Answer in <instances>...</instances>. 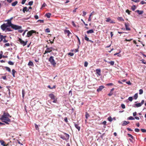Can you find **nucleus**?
I'll return each mask as SVG.
<instances>
[{"label":"nucleus","mask_w":146,"mask_h":146,"mask_svg":"<svg viewBox=\"0 0 146 146\" xmlns=\"http://www.w3.org/2000/svg\"><path fill=\"white\" fill-rule=\"evenodd\" d=\"M35 33V31L33 30H31L27 33V37H30L32 35L33 33Z\"/></svg>","instance_id":"obj_7"},{"label":"nucleus","mask_w":146,"mask_h":146,"mask_svg":"<svg viewBox=\"0 0 146 146\" xmlns=\"http://www.w3.org/2000/svg\"><path fill=\"white\" fill-rule=\"evenodd\" d=\"M45 32L47 33H49L50 32V30L49 29L47 28L46 29Z\"/></svg>","instance_id":"obj_50"},{"label":"nucleus","mask_w":146,"mask_h":146,"mask_svg":"<svg viewBox=\"0 0 146 146\" xmlns=\"http://www.w3.org/2000/svg\"><path fill=\"white\" fill-rule=\"evenodd\" d=\"M139 94H141L143 93V91L142 89H140L139 90Z\"/></svg>","instance_id":"obj_41"},{"label":"nucleus","mask_w":146,"mask_h":146,"mask_svg":"<svg viewBox=\"0 0 146 146\" xmlns=\"http://www.w3.org/2000/svg\"><path fill=\"white\" fill-rule=\"evenodd\" d=\"M9 27L7 24L5 23H3V24L1 26V29L3 31H5L7 27Z\"/></svg>","instance_id":"obj_6"},{"label":"nucleus","mask_w":146,"mask_h":146,"mask_svg":"<svg viewBox=\"0 0 146 146\" xmlns=\"http://www.w3.org/2000/svg\"><path fill=\"white\" fill-rule=\"evenodd\" d=\"M84 39L87 41L90 42L91 43H94V41L91 40L89 39V38L87 36L86 34H85Z\"/></svg>","instance_id":"obj_10"},{"label":"nucleus","mask_w":146,"mask_h":146,"mask_svg":"<svg viewBox=\"0 0 146 146\" xmlns=\"http://www.w3.org/2000/svg\"><path fill=\"white\" fill-rule=\"evenodd\" d=\"M144 100H142L140 103L135 104L133 105V107L135 108H138L141 107L142 105L144 103Z\"/></svg>","instance_id":"obj_3"},{"label":"nucleus","mask_w":146,"mask_h":146,"mask_svg":"<svg viewBox=\"0 0 146 146\" xmlns=\"http://www.w3.org/2000/svg\"><path fill=\"white\" fill-rule=\"evenodd\" d=\"M12 18H11V19L10 20H8L7 22L6 23V24H7V25L9 27H11V26H12V25L13 24H12L11 23V19Z\"/></svg>","instance_id":"obj_9"},{"label":"nucleus","mask_w":146,"mask_h":146,"mask_svg":"<svg viewBox=\"0 0 146 146\" xmlns=\"http://www.w3.org/2000/svg\"><path fill=\"white\" fill-rule=\"evenodd\" d=\"M128 99L131 102L132 101L133 99L132 97H129L128 98Z\"/></svg>","instance_id":"obj_45"},{"label":"nucleus","mask_w":146,"mask_h":146,"mask_svg":"<svg viewBox=\"0 0 146 146\" xmlns=\"http://www.w3.org/2000/svg\"><path fill=\"white\" fill-rule=\"evenodd\" d=\"M127 119L128 120H134L135 119V118L132 116H130L127 118Z\"/></svg>","instance_id":"obj_27"},{"label":"nucleus","mask_w":146,"mask_h":146,"mask_svg":"<svg viewBox=\"0 0 146 146\" xmlns=\"http://www.w3.org/2000/svg\"><path fill=\"white\" fill-rule=\"evenodd\" d=\"M11 27L15 30L20 29L22 28V27L21 26L15 25L13 24L12 25V26H11Z\"/></svg>","instance_id":"obj_4"},{"label":"nucleus","mask_w":146,"mask_h":146,"mask_svg":"<svg viewBox=\"0 0 146 146\" xmlns=\"http://www.w3.org/2000/svg\"><path fill=\"white\" fill-rule=\"evenodd\" d=\"M65 136L66 137V139H69V135L68 134L65 133Z\"/></svg>","instance_id":"obj_39"},{"label":"nucleus","mask_w":146,"mask_h":146,"mask_svg":"<svg viewBox=\"0 0 146 146\" xmlns=\"http://www.w3.org/2000/svg\"><path fill=\"white\" fill-rule=\"evenodd\" d=\"M83 15H82V16H85L86 14V12L84 11H83Z\"/></svg>","instance_id":"obj_56"},{"label":"nucleus","mask_w":146,"mask_h":146,"mask_svg":"<svg viewBox=\"0 0 146 146\" xmlns=\"http://www.w3.org/2000/svg\"><path fill=\"white\" fill-rule=\"evenodd\" d=\"M76 36L78 39V43H79V44H80V39L77 36V35H76Z\"/></svg>","instance_id":"obj_42"},{"label":"nucleus","mask_w":146,"mask_h":146,"mask_svg":"<svg viewBox=\"0 0 146 146\" xmlns=\"http://www.w3.org/2000/svg\"><path fill=\"white\" fill-rule=\"evenodd\" d=\"M75 127L78 129V131L80 130V127L78 125L76 124L75 122H74Z\"/></svg>","instance_id":"obj_15"},{"label":"nucleus","mask_w":146,"mask_h":146,"mask_svg":"<svg viewBox=\"0 0 146 146\" xmlns=\"http://www.w3.org/2000/svg\"><path fill=\"white\" fill-rule=\"evenodd\" d=\"M0 119L2 121L5 122L7 124H9L11 122V120L8 117H3V118H1Z\"/></svg>","instance_id":"obj_1"},{"label":"nucleus","mask_w":146,"mask_h":146,"mask_svg":"<svg viewBox=\"0 0 146 146\" xmlns=\"http://www.w3.org/2000/svg\"><path fill=\"white\" fill-rule=\"evenodd\" d=\"M117 19L118 20H119V21H124V19H123V18L122 17H118V18H117Z\"/></svg>","instance_id":"obj_31"},{"label":"nucleus","mask_w":146,"mask_h":146,"mask_svg":"<svg viewBox=\"0 0 146 146\" xmlns=\"http://www.w3.org/2000/svg\"><path fill=\"white\" fill-rule=\"evenodd\" d=\"M135 131L136 132H138L139 131V129L138 128H135Z\"/></svg>","instance_id":"obj_51"},{"label":"nucleus","mask_w":146,"mask_h":146,"mask_svg":"<svg viewBox=\"0 0 146 146\" xmlns=\"http://www.w3.org/2000/svg\"><path fill=\"white\" fill-rule=\"evenodd\" d=\"M5 68L6 70H7L9 72H11V69L9 67H7V66H5Z\"/></svg>","instance_id":"obj_32"},{"label":"nucleus","mask_w":146,"mask_h":146,"mask_svg":"<svg viewBox=\"0 0 146 146\" xmlns=\"http://www.w3.org/2000/svg\"><path fill=\"white\" fill-rule=\"evenodd\" d=\"M144 60L143 59L142 60H141V61H142V63L143 64H146V61H144Z\"/></svg>","instance_id":"obj_59"},{"label":"nucleus","mask_w":146,"mask_h":146,"mask_svg":"<svg viewBox=\"0 0 146 146\" xmlns=\"http://www.w3.org/2000/svg\"><path fill=\"white\" fill-rule=\"evenodd\" d=\"M28 65L29 66H33L34 64L33 62L30 61L29 62Z\"/></svg>","instance_id":"obj_25"},{"label":"nucleus","mask_w":146,"mask_h":146,"mask_svg":"<svg viewBox=\"0 0 146 146\" xmlns=\"http://www.w3.org/2000/svg\"><path fill=\"white\" fill-rule=\"evenodd\" d=\"M96 73L99 76L101 75V70L100 69H97L96 70Z\"/></svg>","instance_id":"obj_19"},{"label":"nucleus","mask_w":146,"mask_h":146,"mask_svg":"<svg viewBox=\"0 0 146 146\" xmlns=\"http://www.w3.org/2000/svg\"><path fill=\"white\" fill-rule=\"evenodd\" d=\"M49 97L51 99H55V96L54 94H50L49 95Z\"/></svg>","instance_id":"obj_18"},{"label":"nucleus","mask_w":146,"mask_h":146,"mask_svg":"<svg viewBox=\"0 0 146 146\" xmlns=\"http://www.w3.org/2000/svg\"><path fill=\"white\" fill-rule=\"evenodd\" d=\"M51 15V14L50 13H47L45 14V16H46L48 18H49L50 17Z\"/></svg>","instance_id":"obj_26"},{"label":"nucleus","mask_w":146,"mask_h":146,"mask_svg":"<svg viewBox=\"0 0 146 146\" xmlns=\"http://www.w3.org/2000/svg\"><path fill=\"white\" fill-rule=\"evenodd\" d=\"M22 97L23 98H24L25 94V92L24 90H22Z\"/></svg>","instance_id":"obj_38"},{"label":"nucleus","mask_w":146,"mask_h":146,"mask_svg":"<svg viewBox=\"0 0 146 146\" xmlns=\"http://www.w3.org/2000/svg\"><path fill=\"white\" fill-rule=\"evenodd\" d=\"M108 120L110 122H111L113 120V119L111 118V116L108 117Z\"/></svg>","instance_id":"obj_33"},{"label":"nucleus","mask_w":146,"mask_h":146,"mask_svg":"<svg viewBox=\"0 0 146 146\" xmlns=\"http://www.w3.org/2000/svg\"><path fill=\"white\" fill-rule=\"evenodd\" d=\"M113 85V84L112 83H110L108 84H107V85L108 86H112Z\"/></svg>","instance_id":"obj_60"},{"label":"nucleus","mask_w":146,"mask_h":146,"mask_svg":"<svg viewBox=\"0 0 146 146\" xmlns=\"http://www.w3.org/2000/svg\"><path fill=\"white\" fill-rule=\"evenodd\" d=\"M106 21L107 22H109L111 23H115V22L113 20H111L110 18H107Z\"/></svg>","instance_id":"obj_13"},{"label":"nucleus","mask_w":146,"mask_h":146,"mask_svg":"<svg viewBox=\"0 0 146 146\" xmlns=\"http://www.w3.org/2000/svg\"><path fill=\"white\" fill-rule=\"evenodd\" d=\"M141 131L143 133L146 132V129H141Z\"/></svg>","instance_id":"obj_43"},{"label":"nucleus","mask_w":146,"mask_h":146,"mask_svg":"<svg viewBox=\"0 0 146 146\" xmlns=\"http://www.w3.org/2000/svg\"><path fill=\"white\" fill-rule=\"evenodd\" d=\"M46 4L44 3L42 5V7H45L46 6Z\"/></svg>","instance_id":"obj_57"},{"label":"nucleus","mask_w":146,"mask_h":146,"mask_svg":"<svg viewBox=\"0 0 146 146\" xmlns=\"http://www.w3.org/2000/svg\"><path fill=\"white\" fill-rule=\"evenodd\" d=\"M6 36H3V35H2L0 37V38L1 39L0 40V42H1L5 38Z\"/></svg>","instance_id":"obj_22"},{"label":"nucleus","mask_w":146,"mask_h":146,"mask_svg":"<svg viewBox=\"0 0 146 146\" xmlns=\"http://www.w3.org/2000/svg\"><path fill=\"white\" fill-rule=\"evenodd\" d=\"M12 74L13 77H15V74L16 73V71L14 69H13L12 70Z\"/></svg>","instance_id":"obj_24"},{"label":"nucleus","mask_w":146,"mask_h":146,"mask_svg":"<svg viewBox=\"0 0 146 146\" xmlns=\"http://www.w3.org/2000/svg\"><path fill=\"white\" fill-rule=\"evenodd\" d=\"M34 17L36 19H38V17L37 15H35Z\"/></svg>","instance_id":"obj_64"},{"label":"nucleus","mask_w":146,"mask_h":146,"mask_svg":"<svg viewBox=\"0 0 146 146\" xmlns=\"http://www.w3.org/2000/svg\"><path fill=\"white\" fill-rule=\"evenodd\" d=\"M35 125L36 129L37 130H38L39 129L38 125L36 123L35 124Z\"/></svg>","instance_id":"obj_40"},{"label":"nucleus","mask_w":146,"mask_h":146,"mask_svg":"<svg viewBox=\"0 0 146 146\" xmlns=\"http://www.w3.org/2000/svg\"><path fill=\"white\" fill-rule=\"evenodd\" d=\"M125 27L126 28V29L127 30H130L131 29L130 28H129V25L128 24H126V23H125Z\"/></svg>","instance_id":"obj_17"},{"label":"nucleus","mask_w":146,"mask_h":146,"mask_svg":"<svg viewBox=\"0 0 146 146\" xmlns=\"http://www.w3.org/2000/svg\"><path fill=\"white\" fill-rule=\"evenodd\" d=\"M8 63L10 65H13L14 64V62H13L10 61H9L8 62Z\"/></svg>","instance_id":"obj_30"},{"label":"nucleus","mask_w":146,"mask_h":146,"mask_svg":"<svg viewBox=\"0 0 146 146\" xmlns=\"http://www.w3.org/2000/svg\"><path fill=\"white\" fill-rule=\"evenodd\" d=\"M126 12L129 15H130V11L129 10L127 9L126 10Z\"/></svg>","instance_id":"obj_58"},{"label":"nucleus","mask_w":146,"mask_h":146,"mask_svg":"<svg viewBox=\"0 0 146 146\" xmlns=\"http://www.w3.org/2000/svg\"><path fill=\"white\" fill-rule=\"evenodd\" d=\"M52 51V50H51L50 47L47 48L46 49V50L45 51V52L44 54H45L46 53H50Z\"/></svg>","instance_id":"obj_11"},{"label":"nucleus","mask_w":146,"mask_h":146,"mask_svg":"<svg viewBox=\"0 0 146 146\" xmlns=\"http://www.w3.org/2000/svg\"><path fill=\"white\" fill-rule=\"evenodd\" d=\"M50 48L51 50H52H52H57V49L54 48L53 47H50Z\"/></svg>","instance_id":"obj_53"},{"label":"nucleus","mask_w":146,"mask_h":146,"mask_svg":"<svg viewBox=\"0 0 146 146\" xmlns=\"http://www.w3.org/2000/svg\"><path fill=\"white\" fill-rule=\"evenodd\" d=\"M94 32V30L93 29H90L87 31L86 33L89 34L90 33H93Z\"/></svg>","instance_id":"obj_21"},{"label":"nucleus","mask_w":146,"mask_h":146,"mask_svg":"<svg viewBox=\"0 0 146 146\" xmlns=\"http://www.w3.org/2000/svg\"><path fill=\"white\" fill-rule=\"evenodd\" d=\"M90 117L89 114L87 113L86 112L85 115V117L86 119H88Z\"/></svg>","instance_id":"obj_35"},{"label":"nucleus","mask_w":146,"mask_h":146,"mask_svg":"<svg viewBox=\"0 0 146 146\" xmlns=\"http://www.w3.org/2000/svg\"><path fill=\"white\" fill-rule=\"evenodd\" d=\"M26 0H22L21 2V4H24L25 3Z\"/></svg>","instance_id":"obj_55"},{"label":"nucleus","mask_w":146,"mask_h":146,"mask_svg":"<svg viewBox=\"0 0 146 146\" xmlns=\"http://www.w3.org/2000/svg\"><path fill=\"white\" fill-rule=\"evenodd\" d=\"M54 58V57L53 56H50L48 60L52 65H53L54 66H55L56 64V63L55 62Z\"/></svg>","instance_id":"obj_2"},{"label":"nucleus","mask_w":146,"mask_h":146,"mask_svg":"<svg viewBox=\"0 0 146 146\" xmlns=\"http://www.w3.org/2000/svg\"><path fill=\"white\" fill-rule=\"evenodd\" d=\"M64 33L66 34V33L68 34V36L69 37L70 35L72 34L70 32V31L68 30H66L64 31Z\"/></svg>","instance_id":"obj_14"},{"label":"nucleus","mask_w":146,"mask_h":146,"mask_svg":"<svg viewBox=\"0 0 146 146\" xmlns=\"http://www.w3.org/2000/svg\"><path fill=\"white\" fill-rule=\"evenodd\" d=\"M113 93L111 92H110L108 94V95L109 96H111L113 95Z\"/></svg>","instance_id":"obj_63"},{"label":"nucleus","mask_w":146,"mask_h":146,"mask_svg":"<svg viewBox=\"0 0 146 146\" xmlns=\"http://www.w3.org/2000/svg\"><path fill=\"white\" fill-rule=\"evenodd\" d=\"M12 30L10 29V28H9L8 27H7L6 31H5V32L9 31H11Z\"/></svg>","instance_id":"obj_34"},{"label":"nucleus","mask_w":146,"mask_h":146,"mask_svg":"<svg viewBox=\"0 0 146 146\" xmlns=\"http://www.w3.org/2000/svg\"><path fill=\"white\" fill-rule=\"evenodd\" d=\"M141 4L142 5H143V4H146V2L144 1H142L141 2Z\"/></svg>","instance_id":"obj_52"},{"label":"nucleus","mask_w":146,"mask_h":146,"mask_svg":"<svg viewBox=\"0 0 146 146\" xmlns=\"http://www.w3.org/2000/svg\"><path fill=\"white\" fill-rule=\"evenodd\" d=\"M81 21L82 22L84 23V24L86 26H88V25L87 24L85 23V22L82 19H81Z\"/></svg>","instance_id":"obj_54"},{"label":"nucleus","mask_w":146,"mask_h":146,"mask_svg":"<svg viewBox=\"0 0 146 146\" xmlns=\"http://www.w3.org/2000/svg\"><path fill=\"white\" fill-rule=\"evenodd\" d=\"M68 55H70V56H72L74 55V54L73 53H72V52H69V53H68Z\"/></svg>","instance_id":"obj_47"},{"label":"nucleus","mask_w":146,"mask_h":146,"mask_svg":"<svg viewBox=\"0 0 146 146\" xmlns=\"http://www.w3.org/2000/svg\"><path fill=\"white\" fill-rule=\"evenodd\" d=\"M27 9V7H25L23 8V13H25L26 11L27 12L28 11H29V10L26 11Z\"/></svg>","instance_id":"obj_28"},{"label":"nucleus","mask_w":146,"mask_h":146,"mask_svg":"<svg viewBox=\"0 0 146 146\" xmlns=\"http://www.w3.org/2000/svg\"><path fill=\"white\" fill-rule=\"evenodd\" d=\"M88 63L87 62H84V66L85 67H86L88 66Z\"/></svg>","instance_id":"obj_49"},{"label":"nucleus","mask_w":146,"mask_h":146,"mask_svg":"<svg viewBox=\"0 0 146 146\" xmlns=\"http://www.w3.org/2000/svg\"><path fill=\"white\" fill-rule=\"evenodd\" d=\"M137 115V112L135 111L133 113V116H135Z\"/></svg>","instance_id":"obj_62"},{"label":"nucleus","mask_w":146,"mask_h":146,"mask_svg":"<svg viewBox=\"0 0 146 146\" xmlns=\"http://www.w3.org/2000/svg\"><path fill=\"white\" fill-rule=\"evenodd\" d=\"M33 1H30L28 3V5H29L31 6L33 5Z\"/></svg>","instance_id":"obj_46"},{"label":"nucleus","mask_w":146,"mask_h":146,"mask_svg":"<svg viewBox=\"0 0 146 146\" xmlns=\"http://www.w3.org/2000/svg\"><path fill=\"white\" fill-rule=\"evenodd\" d=\"M104 86H99V88L97 90V91L98 92L101 91L104 88Z\"/></svg>","instance_id":"obj_12"},{"label":"nucleus","mask_w":146,"mask_h":146,"mask_svg":"<svg viewBox=\"0 0 146 146\" xmlns=\"http://www.w3.org/2000/svg\"><path fill=\"white\" fill-rule=\"evenodd\" d=\"M121 108L123 109H125V105L124 104H122L121 105Z\"/></svg>","instance_id":"obj_48"},{"label":"nucleus","mask_w":146,"mask_h":146,"mask_svg":"<svg viewBox=\"0 0 146 146\" xmlns=\"http://www.w3.org/2000/svg\"><path fill=\"white\" fill-rule=\"evenodd\" d=\"M8 42V40H7L5 39V38L3 40V42L4 43H6V42Z\"/></svg>","instance_id":"obj_61"},{"label":"nucleus","mask_w":146,"mask_h":146,"mask_svg":"<svg viewBox=\"0 0 146 146\" xmlns=\"http://www.w3.org/2000/svg\"><path fill=\"white\" fill-rule=\"evenodd\" d=\"M136 12H137L139 15H141L143 13V11H139V10H137L135 11Z\"/></svg>","instance_id":"obj_20"},{"label":"nucleus","mask_w":146,"mask_h":146,"mask_svg":"<svg viewBox=\"0 0 146 146\" xmlns=\"http://www.w3.org/2000/svg\"><path fill=\"white\" fill-rule=\"evenodd\" d=\"M127 135L129 137H131L132 139H133L134 137L128 133L127 134Z\"/></svg>","instance_id":"obj_36"},{"label":"nucleus","mask_w":146,"mask_h":146,"mask_svg":"<svg viewBox=\"0 0 146 146\" xmlns=\"http://www.w3.org/2000/svg\"><path fill=\"white\" fill-rule=\"evenodd\" d=\"M19 41L20 43V44L23 45V46H24L26 45L27 42L28 41L27 40L26 41H24L23 40H22L21 38H19V40H18Z\"/></svg>","instance_id":"obj_5"},{"label":"nucleus","mask_w":146,"mask_h":146,"mask_svg":"<svg viewBox=\"0 0 146 146\" xmlns=\"http://www.w3.org/2000/svg\"><path fill=\"white\" fill-rule=\"evenodd\" d=\"M137 97H138L137 93H136L134 95V98L135 100H136L137 98Z\"/></svg>","instance_id":"obj_37"},{"label":"nucleus","mask_w":146,"mask_h":146,"mask_svg":"<svg viewBox=\"0 0 146 146\" xmlns=\"http://www.w3.org/2000/svg\"><path fill=\"white\" fill-rule=\"evenodd\" d=\"M136 9V7L135 5H133V7H131V9L132 11H134Z\"/></svg>","instance_id":"obj_44"},{"label":"nucleus","mask_w":146,"mask_h":146,"mask_svg":"<svg viewBox=\"0 0 146 146\" xmlns=\"http://www.w3.org/2000/svg\"><path fill=\"white\" fill-rule=\"evenodd\" d=\"M130 123L129 121H123V123L122 125L123 126H125L127 125V124H129Z\"/></svg>","instance_id":"obj_16"},{"label":"nucleus","mask_w":146,"mask_h":146,"mask_svg":"<svg viewBox=\"0 0 146 146\" xmlns=\"http://www.w3.org/2000/svg\"><path fill=\"white\" fill-rule=\"evenodd\" d=\"M11 117L8 113L4 112L3 114L1 116V118H3V117Z\"/></svg>","instance_id":"obj_8"},{"label":"nucleus","mask_w":146,"mask_h":146,"mask_svg":"<svg viewBox=\"0 0 146 146\" xmlns=\"http://www.w3.org/2000/svg\"><path fill=\"white\" fill-rule=\"evenodd\" d=\"M108 62L109 64H110L111 65H113L114 63V62L113 61H111Z\"/></svg>","instance_id":"obj_29"},{"label":"nucleus","mask_w":146,"mask_h":146,"mask_svg":"<svg viewBox=\"0 0 146 146\" xmlns=\"http://www.w3.org/2000/svg\"><path fill=\"white\" fill-rule=\"evenodd\" d=\"M18 3V2L17 1H16L12 3L11 4V5L12 6L14 7Z\"/></svg>","instance_id":"obj_23"}]
</instances>
